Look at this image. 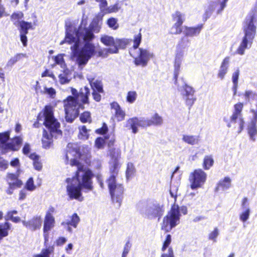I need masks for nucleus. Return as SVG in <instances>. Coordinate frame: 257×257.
Listing matches in <instances>:
<instances>
[{
  "instance_id": "f257e3e1",
  "label": "nucleus",
  "mask_w": 257,
  "mask_h": 257,
  "mask_svg": "<svg viewBox=\"0 0 257 257\" xmlns=\"http://www.w3.org/2000/svg\"><path fill=\"white\" fill-rule=\"evenodd\" d=\"M100 27L98 26L90 30L83 28L82 24L78 29L72 25H66L65 38L60 44L63 45L66 42L69 44L74 43L71 47L72 55L75 58L76 62L80 69H83L89 60L97 53L94 44L90 41L94 38L93 31L98 33Z\"/></svg>"
},
{
  "instance_id": "f03ea898",
  "label": "nucleus",
  "mask_w": 257,
  "mask_h": 257,
  "mask_svg": "<svg viewBox=\"0 0 257 257\" xmlns=\"http://www.w3.org/2000/svg\"><path fill=\"white\" fill-rule=\"evenodd\" d=\"M67 148L66 163H68L69 161L72 166H76L78 169L75 176L72 179H66L68 183L67 192L71 199H75L81 201L82 199H80L82 195L81 190L88 192L93 189V174L90 170L84 169L78 161V159L81 156L78 145L69 143Z\"/></svg>"
},
{
  "instance_id": "7ed1b4c3",
  "label": "nucleus",
  "mask_w": 257,
  "mask_h": 257,
  "mask_svg": "<svg viewBox=\"0 0 257 257\" xmlns=\"http://www.w3.org/2000/svg\"><path fill=\"white\" fill-rule=\"evenodd\" d=\"M72 96H68L63 100L65 119L67 122L71 123L79 114V109H84V105L89 104V88L85 86L78 92L74 88H71Z\"/></svg>"
},
{
  "instance_id": "20e7f679",
  "label": "nucleus",
  "mask_w": 257,
  "mask_h": 257,
  "mask_svg": "<svg viewBox=\"0 0 257 257\" xmlns=\"http://www.w3.org/2000/svg\"><path fill=\"white\" fill-rule=\"evenodd\" d=\"M37 121L38 123L44 125L49 132L50 134H48L46 130H44L42 139L43 147L49 148L52 143V138H57L62 135V131L60 130V124L54 116L52 106H45L39 113Z\"/></svg>"
},
{
  "instance_id": "39448f33",
  "label": "nucleus",
  "mask_w": 257,
  "mask_h": 257,
  "mask_svg": "<svg viewBox=\"0 0 257 257\" xmlns=\"http://www.w3.org/2000/svg\"><path fill=\"white\" fill-rule=\"evenodd\" d=\"M119 151L118 150L112 149L110 151L111 160L109 162L110 176L107 180V183L112 200L117 203L120 207L123 198V187L120 184L116 183L115 178L118 175L120 167L117 159Z\"/></svg>"
},
{
  "instance_id": "423d86ee",
  "label": "nucleus",
  "mask_w": 257,
  "mask_h": 257,
  "mask_svg": "<svg viewBox=\"0 0 257 257\" xmlns=\"http://www.w3.org/2000/svg\"><path fill=\"white\" fill-rule=\"evenodd\" d=\"M254 17L252 14L246 16L242 26L244 36L240 45L236 50V53L243 55L246 49H249L253 43L256 34V26L254 25Z\"/></svg>"
},
{
  "instance_id": "0eeeda50",
  "label": "nucleus",
  "mask_w": 257,
  "mask_h": 257,
  "mask_svg": "<svg viewBox=\"0 0 257 257\" xmlns=\"http://www.w3.org/2000/svg\"><path fill=\"white\" fill-rule=\"evenodd\" d=\"M137 209L142 215L149 220L158 218L159 220L165 211L163 205L152 201L140 202L137 205Z\"/></svg>"
},
{
  "instance_id": "6e6552de",
  "label": "nucleus",
  "mask_w": 257,
  "mask_h": 257,
  "mask_svg": "<svg viewBox=\"0 0 257 257\" xmlns=\"http://www.w3.org/2000/svg\"><path fill=\"white\" fill-rule=\"evenodd\" d=\"M180 212L186 214L187 209L185 206L180 207L178 205L174 204L171 207L168 214L163 218L161 228L166 232L170 231L180 222L181 216Z\"/></svg>"
},
{
  "instance_id": "1a4fd4ad",
  "label": "nucleus",
  "mask_w": 257,
  "mask_h": 257,
  "mask_svg": "<svg viewBox=\"0 0 257 257\" xmlns=\"http://www.w3.org/2000/svg\"><path fill=\"white\" fill-rule=\"evenodd\" d=\"M243 103L239 102L234 105V110L232 114L229 119L224 117L223 120L226 122L228 127H236V124L238 125L237 133L239 134L242 131L244 126V121L242 117V110L243 109Z\"/></svg>"
},
{
  "instance_id": "9d476101",
  "label": "nucleus",
  "mask_w": 257,
  "mask_h": 257,
  "mask_svg": "<svg viewBox=\"0 0 257 257\" xmlns=\"http://www.w3.org/2000/svg\"><path fill=\"white\" fill-rule=\"evenodd\" d=\"M10 133L9 131L0 133V148L4 153L8 150L17 151L19 149V145L22 142V139L20 137H16L8 143L10 139Z\"/></svg>"
},
{
  "instance_id": "9b49d317",
  "label": "nucleus",
  "mask_w": 257,
  "mask_h": 257,
  "mask_svg": "<svg viewBox=\"0 0 257 257\" xmlns=\"http://www.w3.org/2000/svg\"><path fill=\"white\" fill-rule=\"evenodd\" d=\"M207 174L201 169L195 170L189 177L190 187L192 190L197 189L203 186L206 182Z\"/></svg>"
},
{
  "instance_id": "f8f14e48",
  "label": "nucleus",
  "mask_w": 257,
  "mask_h": 257,
  "mask_svg": "<svg viewBox=\"0 0 257 257\" xmlns=\"http://www.w3.org/2000/svg\"><path fill=\"white\" fill-rule=\"evenodd\" d=\"M128 43L129 40L126 39H116L114 47L100 50L98 52V56L105 58L110 54L118 53V49H124Z\"/></svg>"
},
{
  "instance_id": "ddd939ff",
  "label": "nucleus",
  "mask_w": 257,
  "mask_h": 257,
  "mask_svg": "<svg viewBox=\"0 0 257 257\" xmlns=\"http://www.w3.org/2000/svg\"><path fill=\"white\" fill-rule=\"evenodd\" d=\"M145 128L144 117H133L128 119L124 123V127L128 130H131L132 133L136 134L138 131V127Z\"/></svg>"
},
{
  "instance_id": "4468645a",
  "label": "nucleus",
  "mask_w": 257,
  "mask_h": 257,
  "mask_svg": "<svg viewBox=\"0 0 257 257\" xmlns=\"http://www.w3.org/2000/svg\"><path fill=\"white\" fill-rule=\"evenodd\" d=\"M138 55L135 58V64L137 66L145 67L147 65L150 59L153 57V54L149 50L143 49H139Z\"/></svg>"
},
{
  "instance_id": "2eb2a0df",
  "label": "nucleus",
  "mask_w": 257,
  "mask_h": 257,
  "mask_svg": "<svg viewBox=\"0 0 257 257\" xmlns=\"http://www.w3.org/2000/svg\"><path fill=\"white\" fill-rule=\"evenodd\" d=\"M7 181L9 184L7 193L9 195L12 194L15 189L21 188L23 185L22 181L18 179L16 175L14 174H8Z\"/></svg>"
},
{
  "instance_id": "dca6fc26",
  "label": "nucleus",
  "mask_w": 257,
  "mask_h": 257,
  "mask_svg": "<svg viewBox=\"0 0 257 257\" xmlns=\"http://www.w3.org/2000/svg\"><path fill=\"white\" fill-rule=\"evenodd\" d=\"M241 212L239 214V219L243 222H246L249 218L250 214V209L248 198L244 197L241 204Z\"/></svg>"
},
{
  "instance_id": "f3484780",
  "label": "nucleus",
  "mask_w": 257,
  "mask_h": 257,
  "mask_svg": "<svg viewBox=\"0 0 257 257\" xmlns=\"http://www.w3.org/2000/svg\"><path fill=\"white\" fill-rule=\"evenodd\" d=\"M55 219L52 214L50 213H47L45 217L44 224V236L45 243L48 240V235L47 232L50 230L54 225Z\"/></svg>"
},
{
  "instance_id": "a211bd4d",
  "label": "nucleus",
  "mask_w": 257,
  "mask_h": 257,
  "mask_svg": "<svg viewBox=\"0 0 257 257\" xmlns=\"http://www.w3.org/2000/svg\"><path fill=\"white\" fill-rule=\"evenodd\" d=\"M42 219L40 216H35L28 221H23V225L27 228L34 231L40 229L42 225Z\"/></svg>"
},
{
  "instance_id": "6ab92c4d",
  "label": "nucleus",
  "mask_w": 257,
  "mask_h": 257,
  "mask_svg": "<svg viewBox=\"0 0 257 257\" xmlns=\"http://www.w3.org/2000/svg\"><path fill=\"white\" fill-rule=\"evenodd\" d=\"M144 122L146 128L151 125H161L163 123V119L161 116L156 113L151 118L144 117Z\"/></svg>"
},
{
  "instance_id": "aec40b11",
  "label": "nucleus",
  "mask_w": 257,
  "mask_h": 257,
  "mask_svg": "<svg viewBox=\"0 0 257 257\" xmlns=\"http://www.w3.org/2000/svg\"><path fill=\"white\" fill-rule=\"evenodd\" d=\"M203 28L202 24L198 25L196 27H184V30L183 33L186 37H193L198 36Z\"/></svg>"
},
{
  "instance_id": "412c9836",
  "label": "nucleus",
  "mask_w": 257,
  "mask_h": 257,
  "mask_svg": "<svg viewBox=\"0 0 257 257\" xmlns=\"http://www.w3.org/2000/svg\"><path fill=\"white\" fill-rule=\"evenodd\" d=\"M182 141L185 143L191 145H198L200 142L199 135H193L190 134H184L182 135Z\"/></svg>"
},
{
  "instance_id": "4be33fe9",
  "label": "nucleus",
  "mask_w": 257,
  "mask_h": 257,
  "mask_svg": "<svg viewBox=\"0 0 257 257\" xmlns=\"http://www.w3.org/2000/svg\"><path fill=\"white\" fill-rule=\"evenodd\" d=\"M229 62L230 58L229 57H226L221 62L217 74L218 77L221 80L224 79L225 75L228 72Z\"/></svg>"
},
{
  "instance_id": "5701e85b",
  "label": "nucleus",
  "mask_w": 257,
  "mask_h": 257,
  "mask_svg": "<svg viewBox=\"0 0 257 257\" xmlns=\"http://www.w3.org/2000/svg\"><path fill=\"white\" fill-rule=\"evenodd\" d=\"M183 55L182 53H177L175 60L174 63V79H175V83L176 85H177V78L178 77L181 64L182 63V59H183Z\"/></svg>"
},
{
  "instance_id": "b1692460",
  "label": "nucleus",
  "mask_w": 257,
  "mask_h": 257,
  "mask_svg": "<svg viewBox=\"0 0 257 257\" xmlns=\"http://www.w3.org/2000/svg\"><path fill=\"white\" fill-rule=\"evenodd\" d=\"M111 107L112 109L114 110L115 117L118 121H122L124 119L125 113L124 111L122 110L119 104L116 102H113L111 104Z\"/></svg>"
},
{
  "instance_id": "393cba45",
  "label": "nucleus",
  "mask_w": 257,
  "mask_h": 257,
  "mask_svg": "<svg viewBox=\"0 0 257 257\" xmlns=\"http://www.w3.org/2000/svg\"><path fill=\"white\" fill-rule=\"evenodd\" d=\"M231 180L228 177H226L223 179H221L217 184L215 188V191L218 192L219 190L225 191L231 187Z\"/></svg>"
},
{
  "instance_id": "a878e982",
  "label": "nucleus",
  "mask_w": 257,
  "mask_h": 257,
  "mask_svg": "<svg viewBox=\"0 0 257 257\" xmlns=\"http://www.w3.org/2000/svg\"><path fill=\"white\" fill-rule=\"evenodd\" d=\"M183 83L182 86H180L179 85H177L178 90L181 92L182 97L195 93V90L193 87L188 85L184 82Z\"/></svg>"
},
{
  "instance_id": "bb28decb",
  "label": "nucleus",
  "mask_w": 257,
  "mask_h": 257,
  "mask_svg": "<svg viewBox=\"0 0 257 257\" xmlns=\"http://www.w3.org/2000/svg\"><path fill=\"white\" fill-rule=\"evenodd\" d=\"M38 84H39L38 81H37V85H36V87L35 88L36 93H38L40 92L43 94H48L50 96V97L51 98H53L55 97V95H56V91L53 88H52V87L48 88L47 87H44L43 90H39V89L40 88V86L38 85Z\"/></svg>"
},
{
  "instance_id": "cd10ccee",
  "label": "nucleus",
  "mask_w": 257,
  "mask_h": 257,
  "mask_svg": "<svg viewBox=\"0 0 257 257\" xmlns=\"http://www.w3.org/2000/svg\"><path fill=\"white\" fill-rule=\"evenodd\" d=\"M100 42L105 46L110 47H114L115 39L112 36L104 35L100 39Z\"/></svg>"
},
{
  "instance_id": "c85d7f7f",
  "label": "nucleus",
  "mask_w": 257,
  "mask_h": 257,
  "mask_svg": "<svg viewBox=\"0 0 257 257\" xmlns=\"http://www.w3.org/2000/svg\"><path fill=\"white\" fill-rule=\"evenodd\" d=\"M11 224L6 221L4 223H0V240L8 235V231L11 229Z\"/></svg>"
},
{
  "instance_id": "c756f323",
  "label": "nucleus",
  "mask_w": 257,
  "mask_h": 257,
  "mask_svg": "<svg viewBox=\"0 0 257 257\" xmlns=\"http://www.w3.org/2000/svg\"><path fill=\"white\" fill-rule=\"evenodd\" d=\"M68 69L64 70L63 72L59 75V81L61 84L68 83L71 79V75L69 74Z\"/></svg>"
},
{
  "instance_id": "7c9ffc66",
  "label": "nucleus",
  "mask_w": 257,
  "mask_h": 257,
  "mask_svg": "<svg viewBox=\"0 0 257 257\" xmlns=\"http://www.w3.org/2000/svg\"><path fill=\"white\" fill-rule=\"evenodd\" d=\"M18 27H19V30L21 34H27L28 30L32 28V25L31 23L21 20L20 24H19Z\"/></svg>"
},
{
  "instance_id": "2f4dec72",
  "label": "nucleus",
  "mask_w": 257,
  "mask_h": 257,
  "mask_svg": "<svg viewBox=\"0 0 257 257\" xmlns=\"http://www.w3.org/2000/svg\"><path fill=\"white\" fill-rule=\"evenodd\" d=\"M24 17V14L22 12L18 11L15 13H14L11 17V19L12 21L13 22L14 25L18 27L19 24L21 23V20L22 19V18Z\"/></svg>"
},
{
  "instance_id": "473e14b6",
  "label": "nucleus",
  "mask_w": 257,
  "mask_h": 257,
  "mask_svg": "<svg viewBox=\"0 0 257 257\" xmlns=\"http://www.w3.org/2000/svg\"><path fill=\"white\" fill-rule=\"evenodd\" d=\"M25 54L23 53H18L11 57L7 62L6 64L7 67H12L13 66L19 61L22 57L25 56Z\"/></svg>"
},
{
  "instance_id": "72a5a7b5",
  "label": "nucleus",
  "mask_w": 257,
  "mask_h": 257,
  "mask_svg": "<svg viewBox=\"0 0 257 257\" xmlns=\"http://www.w3.org/2000/svg\"><path fill=\"white\" fill-rule=\"evenodd\" d=\"M29 158L33 161V165L35 169L38 171L41 170L42 168V165L39 161V156L35 153H33L30 154Z\"/></svg>"
},
{
  "instance_id": "f704fd0d",
  "label": "nucleus",
  "mask_w": 257,
  "mask_h": 257,
  "mask_svg": "<svg viewBox=\"0 0 257 257\" xmlns=\"http://www.w3.org/2000/svg\"><path fill=\"white\" fill-rule=\"evenodd\" d=\"M80 222V218L76 213H74L71 217V220L67 221L66 224L68 226H72L76 228Z\"/></svg>"
},
{
  "instance_id": "c9c22d12",
  "label": "nucleus",
  "mask_w": 257,
  "mask_h": 257,
  "mask_svg": "<svg viewBox=\"0 0 257 257\" xmlns=\"http://www.w3.org/2000/svg\"><path fill=\"white\" fill-rule=\"evenodd\" d=\"M182 97L185 101L186 105L188 106L189 109L192 106L196 100L194 94H191V95H186Z\"/></svg>"
},
{
  "instance_id": "e433bc0d",
  "label": "nucleus",
  "mask_w": 257,
  "mask_h": 257,
  "mask_svg": "<svg viewBox=\"0 0 257 257\" xmlns=\"http://www.w3.org/2000/svg\"><path fill=\"white\" fill-rule=\"evenodd\" d=\"M173 20L175 23L182 25L185 20V15L180 12L177 11L173 15Z\"/></svg>"
},
{
  "instance_id": "4c0bfd02",
  "label": "nucleus",
  "mask_w": 257,
  "mask_h": 257,
  "mask_svg": "<svg viewBox=\"0 0 257 257\" xmlns=\"http://www.w3.org/2000/svg\"><path fill=\"white\" fill-rule=\"evenodd\" d=\"M214 160L211 156H206L203 161V168L205 170H209L213 165Z\"/></svg>"
},
{
  "instance_id": "58836bf2",
  "label": "nucleus",
  "mask_w": 257,
  "mask_h": 257,
  "mask_svg": "<svg viewBox=\"0 0 257 257\" xmlns=\"http://www.w3.org/2000/svg\"><path fill=\"white\" fill-rule=\"evenodd\" d=\"M90 85L93 89V91L103 92L102 84L101 81L95 80Z\"/></svg>"
},
{
  "instance_id": "ea45409f",
  "label": "nucleus",
  "mask_w": 257,
  "mask_h": 257,
  "mask_svg": "<svg viewBox=\"0 0 257 257\" xmlns=\"http://www.w3.org/2000/svg\"><path fill=\"white\" fill-rule=\"evenodd\" d=\"M79 138L80 139L86 140L88 137V130L85 125L79 127Z\"/></svg>"
},
{
  "instance_id": "a19ab883",
  "label": "nucleus",
  "mask_w": 257,
  "mask_h": 257,
  "mask_svg": "<svg viewBox=\"0 0 257 257\" xmlns=\"http://www.w3.org/2000/svg\"><path fill=\"white\" fill-rule=\"evenodd\" d=\"M53 247L49 246L42 250L41 253L36 255V257H49L50 254L53 251Z\"/></svg>"
},
{
  "instance_id": "79ce46f5",
  "label": "nucleus",
  "mask_w": 257,
  "mask_h": 257,
  "mask_svg": "<svg viewBox=\"0 0 257 257\" xmlns=\"http://www.w3.org/2000/svg\"><path fill=\"white\" fill-rule=\"evenodd\" d=\"M80 120L83 123L90 122L91 121V114L89 111H85L80 116Z\"/></svg>"
},
{
  "instance_id": "37998d69",
  "label": "nucleus",
  "mask_w": 257,
  "mask_h": 257,
  "mask_svg": "<svg viewBox=\"0 0 257 257\" xmlns=\"http://www.w3.org/2000/svg\"><path fill=\"white\" fill-rule=\"evenodd\" d=\"M54 60L56 64L60 65L62 68L65 69L66 64L63 58V55L59 54L55 56L54 58Z\"/></svg>"
},
{
  "instance_id": "c03bdc74",
  "label": "nucleus",
  "mask_w": 257,
  "mask_h": 257,
  "mask_svg": "<svg viewBox=\"0 0 257 257\" xmlns=\"http://www.w3.org/2000/svg\"><path fill=\"white\" fill-rule=\"evenodd\" d=\"M107 24L109 27L113 30H116L118 28L117 20L114 18H110L107 20Z\"/></svg>"
},
{
  "instance_id": "a18cd8bd",
  "label": "nucleus",
  "mask_w": 257,
  "mask_h": 257,
  "mask_svg": "<svg viewBox=\"0 0 257 257\" xmlns=\"http://www.w3.org/2000/svg\"><path fill=\"white\" fill-rule=\"evenodd\" d=\"M120 9V6H119V5L118 3H116L113 6H110L109 7L106 8L104 13H116Z\"/></svg>"
},
{
  "instance_id": "49530a36",
  "label": "nucleus",
  "mask_w": 257,
  "mask_h": 257,
  "mask_svg": "<svg viewBox=\"0 0 257 257\" xmlns=\"http://www.w3.org/2000/svg\"><path fill=\"white\" fill-rule=\"evenodd\" d=\"M137 94L136 91H129L127 93L126 100L130 103H134L137 99Z\"/></svg>"
},
{
  "instance_id": "de8ad7c7",
  "label": "nucleus",
  "mask_w": 257,
  "mask_h": 257,
  "mask_svg": "<svg viewBox=\"0 0 257 257\" xmlns=\"http://www.w3.org/2000/svg\"><path fill=\"white\" fill-rule=\"evenodd\" d=\"M181 25L175 23L171 29V33L173 34H179L183 31L181 28Z\"/></svg>"
},
{
  "instance_id": "09e8293b",
  "label": "nucleus",
  "mask_w": 257,
  "mask_h": 257,
  "mask_svg": "<svg viewBox=\"0 0 257 257\" xmlns=\"http://www.w3.org/2000/svg\"><path fill=\"white\" fill-rule=\"evenodd\" d=\"M131 247L132 244L129 241H127L124 245L121 257H127V255L131 250Z\"/></svg>"
},
{
  "instance_id": "8fccbe9b",
  "label": "nucleus",
  "mask_w": 257,
  "mask_h": 257,
  "mask_svg": "<svg viewBox=\"0 0 257 257\" xmlns=\"http://www.w3.org/2000/svg\"><path fill=\"white\" fill-rule=\"evenodd\" d=\"M25 188L27 190L32 191L36 188L34 184V181L32 178H30L27 181Z\"/></svg>"
},
{
  "instance_id": "3c124183",
  "label": "nucleus",
  "mask_w": 257,
  "mask_h": 257,
  "mask_svg": "<svg viewBox=\"0 0 257 257\" xmlns=\"http://www.w3.org/2000/svg\"><path fill=\"white\" fill-rule=\"evenodd\" d=\"M219 235L218 229L216 227L214 230L209 233L208 238L209 240H212L213 242L216 241V238Z\"/></svg>"
},
{
  "instance_id": "603ef678",
  "label": "nucleus",
  "mask_w": 257,
  "mask_h": 257,
  "mask_svg": "<svg viewBox=\"0 0 257 257\" xmlns=\"http://www.w3.org/2000/svg\"><path fill=\"white\" fill-rule=\"evenodd\" d=\"M142 41V35L141 33L136 35L134 37V46L133 47L135 49L138 48Z\"/></svg>"
},
{
  "instance_id": "864d4df0",
  "label": "nucleus",
  "mask_w": 257,
  "mask_h": 257,
  "mask_svg": "<svg viewBox=\"0 0 257 257\" xmlns=\"http://www.w3.org/2000/svg\"><path fill=\"white\" fill-rule=\"evenodd\" d=\"M134 172V168L132 163H128L127 164V167L126 171V177L127 179L131 177Z\"/></svg>"
},
{
  "instance_id": "5fc2aeb1",
  "label": "nucleus",
  "mask_w": 257,
  "mask_h": 257,
  "mask_svg": "<svg viewBox=\"0 0 257 257\" xmlns=\"http://www.w3.org/2000/svg\"><path fill=\"white\" fill-rule=\"evenodd\" d=\"M171 242V236L170 234H168L166 236V239L164 242L163 247H162V251H166L167 248L168 247L169 244Z\"/></svg>"
},
{
  "instance_id": "6e6d98bb",
  "label": "nucleus",
  "mask_w": 257,
  "mask_h": 257,
  "mask_svg": "<svg viewBox=\"0 0 257 257\" xmlns=\"http://www.w3.org/2000/svg\"><path fill=\"white\" fill-rule=\"evenodd\" d=\"M97 2L99 3V8L100 11L104 12L107 6V2L106 0H95Z\"/></svg>"
},
{
  "instance_id": "4d7b16f0",
  "label": "nucleus",
  "mask_w": 257,
  "mask_h": 257,
  "mask_svg": "<svg viewBox=\"0 0 257 257\" xmlns=\"http://www.w3.org/2000/svg\"><path fill=\"white\" fill-rule=\"evenodd\" d=\"M161 257H174L173 250L172 248L170 247L166 251H164Z\"/></svg>"
},
{
  "instance_id": "13d9d810",
  "label": "nucleus",
  "mask_w": 257,
  "mask_h": 257,
  "mask_svg": "<svg viewBox=\"0 0 257 257\" xmlns=\"http://www.w3.org/2000/svg\"><path fill=\"white\" fill-rule=\"evenodd\" d=\"M18 213L17 211L13 210L8 212L7 215L5 216V219L6 221L11 220L14 218V214H17Z\"/></svg>"
},
{
  "instance_id": "bf43d9fd",
  "label": "nucleus",
  "mask_w": 257,
  "mask_h": 257,
  "mask_svg": "<svg viewBox=\"0 0 257 257\" xmlns=\"http://www.w3.org/2000/svg\"><path fill=\"white\" fill-rule=\"evenodd\" d=\"M239 75V70L237 68L234 72L233 73L232 76V81L233 83H238V80Z\"/></svg>"
},
{
  "instance_id": "052dcab7",
  "label": "nucleus",
  "mask_w": 257,
  "mask_h": 257,
  "mask_svg": "<svg viewBox=\"0 0 257 257\" xmlns=\"http://www.w3.org/2000/svg\"><path fill=\"white\" fill-rule=\"evenodd\" d=\"M228 0H223L222 2L219 3V8L217 9V13L218 14H220L223 9L225 8L226 6V3L228 2Z\"/></svg>"
},
{
  "instance_id": "680f3d73",
  "label": "nucleus",
  "mask_w": 257,
  "mask_h": 257,
  "mask_svg": "<svg viewBox=\"0 0 257 257\" xmlns=\"http://www.w3.org/2000/svg\"><path fill=\"white\" fill-rule=\"evenodd\" d=\"M104 144V140L101 138H98L95 142V145L98 149H100L102 147Z\"/></svg>"
},
{
  "instance_id": "e2e57ef3",
  "label": "nucleus",
  "mask_w": 257,
  "mask_h": 257,
  "mask_svg": "<svg viewBox=\"0 0 257 257\" xmlns=\"http://www.w3.org/2000/svg\"><path fill=\"white\" fill-rule=\"evenodd\" d=\"M108 131L107 126L106 124H104L102 127L100 128L97 129L96 130V133L97 134H99L101 135L105 134L107 133Z\"/></svg>"
},
{
  "instance_id": "0e129e2a",
  "label": "nucleus",
  "mask_w": 257,
  "mask_h": 257,
  "mask_svg": "<svg viewBox=\"0 0 257 257\" xmlns=\"http://www.w3.org/2000/svg\"><path fill=\"white\" fill-rule=\"evenodd\" d=\"M26 35V34L20 33V40L24 47H26L27 45L28 39Z\"/></svg>"
},
{
  "instance_id": "69168bd1",
  "label": "nucleus",
  "mask_w": 257,
  "mask_h": 257,
  "mask_svg": "<svg viewBox=\"0 0 257 257\" xmlns=\"http://www.w3.org/2000/svg\"><path fill=\"white\" fill-rule=\"evenodd\" d=\"M27 190L25 188L21 190V191L20 192V193H19V200H23L26 198V196L27 195Z\"/></svg>"
},
{
  "instance_id": "338daca9",
  "label": "nucleus",
  "mask_w": 257,
  "mask_h": 257,
  "mask_svg": "<svg viewBox=\"0 0 257 257\" xmlns=\"http://www.w3.org/2000/svg\"><path fill=\"white\" fill-rule=\"evenodd\" d=\"M8 166V162L6 160L0 158V169L5 170Z\"/></svg>"
},
{
  "instance_id": "774afa93",
  "label": "nucleus",
  "mask_w": 257,
  "mask_h": 257,
  "mask_svg": "<svg viewBox=\"0 0 257 257\" xmlns=\"http://www.w3.org/2000/svg\"><path fill=\"white\" fill-rule=\"evenodd\" d=\"M31 150L30 146L29 144H25L23 148V153L25 155H28Z\"/></svg>"
}]
</instances>
